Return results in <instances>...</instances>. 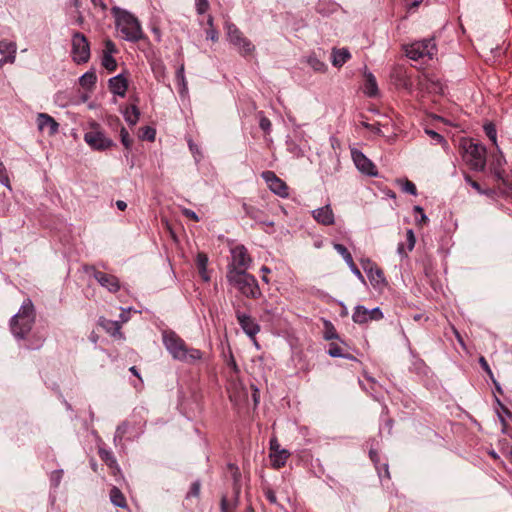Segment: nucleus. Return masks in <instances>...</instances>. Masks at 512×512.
Returning <instances> with one entry per match:
<instances>
[{"instance_id": "nucleus-1", "label": "nucleus", "mask_w": 512, "mask_h": 512, "mask_svg": "<svg viewBox=\"0 0 512 512\" xmlns=\"http://www.w3.org/2000/svg\"><path fill=\"white\" fill-rule=\"evenodd\" d=\"M36 320V311L34 304L30 298L23 301L18 312L12 316L9 322L12 335L18 340H25V348L29 350H37L41 348L45 342V337L32 334L28 338Z\"/></svg>"}, {"instance_id": "nucleus-2", "label": "nucleus", "mask_w": 512, "mask_h": 512, "mask_svg": "<svg viewBox=\"0 0 512 512\" xmlns=\"http://www.w3.org/2000/svg\"><path fill=\"white\" fill-rule=\"evenodd\" d=\"M162 342L171 357L189 365H195L203 358V352L197 348L190 347L173 330L162 331Z\"/></svg>"}, {"instance_id": "nucleus-3", "label": "nucleus", "mask_w": 512, "mask_h": 512, "mask_svg": "<svg viewBox=\"0 0 512 512\" xmlns=\"http://www.w3.org/2000/svg\"><path fill=\"white\" fill-rule=\"evenodd\" d=\"M111 13L115 18V25L123 39L130 42H137L143 37V32L138 19L130 12L119 7H113Z\"/></svg>"}, {"instance_id": "nucleus-4", "label": "nucleus", "mask_w": 512, "mask_h": 512, "mask_svg": "<svg viewBox=\"0 0 512 512\" xmlns=\"http://www.w3.org/2000/svg\"><path fill=\"white\" fill-rule=\"evenodd\" d=\"M226 279L246 298L258 299L262 295L257 279L248 272H227Z\"/></svg>"}, {"instance_id": "nucleus-5", "label": "nucleus", "mask_w": 512, "mask_h": 512, "mask_svg": "<svg viewBox=\"0 0 512 512\" xmlns=\"http://www.w3.org/2000/svg\"><path fill=\"white\" fill-rule=\"evenodd\" d=\"M84 141L91 149L96 151H105L115 146L114 141L105 134L100 124L96 122L91 123L89 130L85 132Z\"/></svg>"}, {"instance_id": "nucleus-6", "label": "nucleus", "mask_w": 512, "mask_h": 512, "mask_svg": "<svg viewBox=\"0 0 512 512\" xmlns=\"http://www.w3.org/2000/svg\"><path fill=\"white\" fill-rule=\"evenodd\" d=\"M228 468L232 473V496L229 498L227 495H222L220 501L221 512H235L239 504L241 493V473L239 468L234 464H228Z\"/></svg>"}, {"instance_id": "nucleus-7", "label": "nucleus", "mask_w": 512, "mask_h": 512, "mask_svg": "<svg viewBox=\"0 0 512 512\" xmlns=\"http://www.w3.org/2000/svg\"><path fill=\"white\" fill-rule=\"evenodd\" d=\"M436 52L437 48L434 38L416 41L406 48V56L415 61L424 57L432 59Z\"/></svg>"}, {"instance_id": "nucleus-8", "label": "nucleus", "mask_w": 512, "mask_h": 512, "mask_svg": "<svg viewBox=\"0 0 512 512\" xmlns=\"http://www.w3.org/2000/svg\"><path fill=\"white\" fill-rule=\"evenodd\" d=\"M226 32L229 42L234 45L241 55L246 56L255 50L252 42L243 36L242 32L233 23H226Z\"/></svg>"}, {"instance_id": "nucleus-9", "label": "nucleus", "mask_w": 512, "mask_h": 512, "mask_svg": "<svg viewBox=\"0 0 512 512\" xmlns=\"http://www.w3.org/2000/svg\"><path fill=\"white\" fill-rule=\"evenodd\" d=\"M72 59L77 64L87 63L90 59V44L86 36L81 32H75L72 36Z\"/></svg>"}, {"instance_id": "nucleus-10", "label": "nucleus", "mask_w": 512, "mask_h": 512, "mask_svg": "<svg viewBox=\"0 0 512 512\" xmlns=\"http://www.w3.org/2000/svg\"><path fill=\"white\" fill-rule=\"evenodd\" d=\"M465 161L474 171H483L486 166V148L477 143H470L465 150Z\"/></svg>"}, {"instance_id": "nucleus-11", "label": "nucleus", "mask_w": 512, "mask_h": 512, "mask_svg": "<svg viewBox=\"0 0 512 512\" xmlns=\"http://www.w3.org/2000/svg\"><path fill=\"white\" fill-rule=\"evenodd\" d=\"M252 259L244 245H237L231 249V262L227 266V272H247Z\"/></svg>"}, {"instance_id": "nucleus-12", "label": "nucleus", "mask_w": 512, "mask_h": 512, "mask_svg": "<svg viewBox=\"0 0 512 512\" xmlns=\"http://www.w3.org/2000/svg\"><path fill=\"white\" fill-rule=\"evenodd\" d=\"M261 177L267 183L271 192L282 198H287L289 196V188L287 184L273 171H263L261 173Z\"/></svg>"}, {"instance_id": "nucleus-13", "label": "nucleus", "mask_w": 512, "mask_h": 512, "mask_svg": "<svg viewBox=\"0 0 512 512\" xmlns=\"http://www.w3.org/2000/svg\"><path fill=\"white\" fill-rule=\"evenodd\" d=\"M85 271H91L95 280L109 292L116 293L120 290V281L116 276L99 271L93 266L87 267Z\"/></svg>"}, {"instance_id": "nucleus-14", "label": "nucleus", "mask_w": 512, "mask_h": 512, "mask_svg": "<svg viewBox=\"0 0 512 512\" xmlns=\"http://www.w3.org/2000/svg\"><path fill=\"white\" fill-rule=\"evenodd\" d=\"M234 307L235 316L241 329L249 338L255 339V336L260 331V325L249 314L241 312L235 305Z\"/></svg>"}, {"instance_id": "nucleus-15", "label": "nucleus", "mask_w": 512, "mask_h": 512, "mask_svg": "<svg viewBox=\"0 0 512 512\" xmlns=\"http://www.w3.org/2000/svg\"><path fill=\"white\" fill-rule=\"evenodd\" d=\"M352 159L357 169L367 176H377L378 171L374 163L368 159L361 151L354 149L351 152Z\"/></svg>"}, {"instance_id": "nucleus-16", "label": "nucleus", "mask_w": 512, "mask_h": 512, "mask_svg": "<svg viewBox=\"0 0 512 512\" xmlns=\"http://www.w3.org/2000/svg\"><path fill=\"white\" fill-rule=\"evenodd\" d=\"M362 264L369 281L374 287L384 285L386 283L384 273L377 265L372 263L369 259L362 262Z\"/></svg>"}, {"instance_id": "nucleus-17", "label": "nucleus", "mask_w": 512, "mask_h": 512, "mask_svg": "<svg viewBox=\"0 0 512 512\" xmlns=\"http://www.w3.org/2000/svg\"><path fill=\"white\" fill-rule=\"evenodd\" d=\"M312 217L317 223L324 226H331L335 223V215L330 204L314 209Z\"/></svg>"}, {"instance_id": "nucleus-18", "label": "nucleus", "mask_w": 512, "mask_h": 512, "mask_svg": "<svg viewBox=\"0 0 512 512\" xmlns=\"http://www.w3.org/2000/svg\"><path fill=\"white\" fill-rule=\"evenodd\" d=\"M108 87L112 94L125 97L128 90V80L123 74H118L109 79Z\"/></svg>"}, {"instance_id": "nucleus-19", "label": "nucleus", "mask_w": 512, "mask_h": 512, "mask_svg": "<svg viewBox=\"0 0 512 512\" xmlns=\"http://www.w3.org/2000/svg\"><path fill=\"white\" fill-rule=\"evenodd\" d=\"M37 126L41 132L48 130L49 135H55L59 129V124L55 119L46 113L37 115Z\"/></svg>"}, {"instance_id": "nucleus-20", "label": "nucleus", "mask_w": 512, "mask_h": 512, "mask_svg": "<svg viewBox=\"0 0 512 512\" xmlns=\"http://www.w3.org/2000/svg\"><path fill=\"white\" fill-rule=\"evenodd\" d=\"M242 209L246 216L266 226H274V222L267 220L264 216V212L259 208L243 203Z\"/></svg>"}, {"instance_id": "nucleus-21", "label": "nucleus", "mask_w": 512, "mask_h": 512, "mask_svg": "<svg viewBox=\"0 0 512 512\" xmlns=\"http://www.w3.org/2000/svg\"><path fill=\"white\" fill-rule=\"evenodd\" d=\"M0 53L5 55L6 62L13 63L16 54V44L7 40L0 41Z\"/></svg>"}, {"instance_id": "nucleus-22", "label": "nucleus", "mask_w": 512, "mask_h": 512, "mask_svg": "<svg viewBox=\"0 0 512 512\" xmlns=\"http://www.w3.org/2000/svg\"><path fill=\"white\" fill-rule=\"evenodd\" d=\"M365 86H364V93L368 97H376L378 95V85L375 76L371 73H365Z\"/></svg>"}, {"instance_id": "nucleus-23", "label": "nucleus", "mask_w": 512, "mask_h": 512, "mask_svg": "<svg viewBox=\"0 0 512 512\" xmlns=\"http://www.w3.org/2000/svg\"><path fill=\"white\" fill-rule=\"evenodd\" d=\"M350 57H351L350 52L347 49H345V48L333 49V52H332V64L335 67H341L342 65H344L347 62V60Z\"/></svg>"}, {"instance_id": "nucleus-24", "label": "nucleus", "mask_w": 512, "mask_h": 512, "mask_svg": "<svg viewBox=\"0 0 512 512\" xmlns=\"http://www.w3.org/2000/svg\"><path fill=\"white\" fill-rule=\"evenodd\" d=\"M290 456V452L286 449H281L275 453H270L272 465L274 468H281L285 465L287 459Z\"/></svg>"}, {"instance_id": "nucleus-25", "label": "nucleus", "mask_w": 512, "mask_h": 512, "mask_svg": "<svg viewBox=\"0 0 512 512\" xmlns=\"http://www.w3.org/2000/svg\"><path fill=\"white\" fill-rule=\"evenodd\" d=\"M123 116L130 126H134L139 120L140 111L136 105H131L123 111Z\"/></svg>"}, {"instance_id": "nucleus-26", "label": "nucleus", "mask_w": 512, "mask_h": 512, "mask_svg": "<svg viewBox=\"0 0 512 512\" xmlns=\"http://www.w3.org/2000/svg\"><path fill=\"white\" fill-rule=\"evenodd\" d=\"M110 500L111 502L116 506V507H120V508H126L127 507V503H126V498L125 496L123 495V493L121 492V490L114 486L111 490H110Z\"/></svg>"}, {"instance_id": "nucleus-27", "label": "nucleus", "mask_w": 512, "mask_h": 512, "mask_svg": "<svg viewBox=\"0 0 512 512\" xmlns=\"http://www.w3.org/2000/svg\"><path fill=\"white\" fill-rule=\"evenodd\" d=\"M196 264L197 268L199 270V273L204 281H209L210 278L207 275V264H208V257L205 253H198L196 257Z\"/></svg>"}, {"instance_id": "nucleus-28", "label": "nucleus", "mask_w": 512, "mask_h": 512, "mask_svg": "<svg viewBox=\"0 0 512 512\" xmlns=\"http://www.w3.org/2000/svg\"><path fill=\"white\" fill-rule=\"evenodd\" d=\"M352 320L357 324H364L369 321L368 309L363 305H357L354 309Z\"/></svg>"}, {"instance_id": "nucleus-29", "label": "nucleus", "mask_w": 512, "mask_h": 512, "mask_svg": "<svg viewBox=\"0 0 512 512\" xmlns=\"http://www.w3.org/2000/svg\"><path fill=\"white\" fill-rule=\"evenodd\" d=\"M97 82V76L94 71H87L85 72L80 78L79 83L80 85L88 90H91Z\"/></svg>"}, {"instance_id": "nucleus-30", "label": "nucleus", "mask_w": 512, "mask_h": 512, "mask_svg": "<svg viewBox=\"0 0 512 512\" xmlns=\"http://www.w3.org/2000/svg\"><path fill=\"white\" fill-rule=\"evenodd\" d=\"M129 429V423L127 421H123L116 428L114 434V443L115 445L122 444L125 434Z\"/></svg>"}, {"instance_id": "nucleus-31", "label": "nucleus", "mask_w": 512, "mask_h": 512, "mask_svg": "<svg viewBox=\"0 0 512 512\" xmlns=\"http://www.w3.org/2000/svg\"><path fill=\"white\" fill-rule=\"evenodd\" d=\"M333 247L343 257L344 261L348 266L352 264V262H354L351 253L343 244L334 243Z\"/></svg>"}, {"instance_id": "nucleus-32", "label": "nucleus", "mask_w": 512, "mask_h": 512, "mask_svg": "<svg viewBox=\"0 0 512 512\" xmlns=\"http://www.w3.org/2000/svg\"><path fill=\"white\" fill-rule=\"evenodd\" d=\"M99 324L112 335H114L115 332H118L120 330V325L117 321H111L105 318H100Z\"/></svg>"}, {"instance_id": "nucleus-33", "label": "nucleus", "mask_w": 512, "mask_h": 512, "mask_svg": "<svg viewBox=\"0 0 512 512\" xmlns=\"http://www.w3.org/2000/svg\"><path fill=\"white\" fill-rule=\"evenodd\" d=\"M101 64L109 72H113L117 68V62L115 58L109 54H103Z\"/></svg>"}, {"instance_id": "nucleus-34", "label": "nucleus", "mask_w": 512, "mask_h": 512, "mask_svg": "<svg viewBox=\"0 0 512 512\" xmlns=\"http://www.w3.org/2000/svg\"><path fill=\"white\" fill-rule=\"evenodd\" d=\"M324 326H325V331H324L323 337L325 340L339 339V335H338L335 327L333 326V324L330 321H325Z\"/></svg>"}, {"instance_id": "nucleus-35", "label": "nucleus", "mask_w": 512, "mask_h": 512, "mask_svg": "<svg viewBox=\"0 0 512 512\" xmlns=\"http://www.w3.org/2000/svg\"><path fill=\"white\" fill-rule=\"evenodd\" d=\"M307 63L316 72H324L326 70L325 63L319 60L316 56H309Z\"/></svg>"}, {"instance_id": "nucleus-36", "label": "nucleus", "mask_w": 512, "mask_h": 512, "mask_svg": "<svg viewBox=\"0 0 512 512\" xmlns=\"http://www.w3.org/2000/svg\"><path fill=\"white\" fill-rule=\"evenodd\" d=\"M369 458L373 462L380 480L383 481V474H381V467H380V456H379L378 452L375 449L371 448L369 450Z\"/></svg>"}, {"instance_id": "nucleus-37", "label": "nucleus", "mask_w": 512, "mask_h": 512, "mask_svg": "<svg viewBox=\"0 0 512 512\" xmlns=\"http://www.w3.org/2000/svg\"><path fill=\"white\" fill-rule=\"evenodd\" d=\"M483 128L486 136L493 142V144L497 145V131L495 125L489 122L486 123Z\"/></svg>"}, {"instance_id": "nucleus-38", "label": "nucleus", "mask_w": 512, "mask_h": 512, "mask_svg": "<svg viewBox=\"0 0 512 512\" xmlns=\"http://www.w3.org/2000/svg\"><path fill=\"white\" fill-rule=\"evenodd\" d=\"M120 139H121V143L125 147V149L130 150L132 147L133 140L131 139L127 129L123 126L121 127V130H120Z\"/></svg>"}, {"instance_id": "nucleus-39", "label": "nucleus", "mask_w": 512, "mask_h": 512, "mask_svg": "<svg viewBox=\"0 0 512 512\" xmlns=\"http://www.w3.org/2000/svg\"><path fill=\"white\" fill-rule=\"evenodd\" d=\"M99 456L110 467L116 464V459L110 451L99 449Z\"/></svg>"}, {"instance_id": "nucleus-40", "label": "nucleus", "mask_w": 512, "mask_h": 512, "mask_svg": "<svg viewBox=\"0 0 512 512\" xmlns=\"http://www.w3.org/2000/svg\"><path fill=\"white\" fill-rule=\"evenodd\" d=\"M328 355L333 358L343 356V349L337 343H330L327 351Z\"/></svg>"}, {"instance_id": "nucleus-41", "label": "nucleus", "mask_w": 512, "mask_h": 512, "mask_svg": "<svg viewBox=\"0 0 512 512\" xmlns=\"http://www.w3.org/2000/svg\"><path fill=\"white\" fill-rule=\"evenodd\" d=\"M479 363L481 365V367L483 368V370L489 375V377L493 380V382L496 384V388L498 391H501V387L499 384L496 383V381L494 380V377H493V372L492 370L490 369V366L488 364V362L486 361V359L482 356L480 357L479 359Z\"/></svg>"}, {"instance_id": "nucleus-42", "label": "nucleus", "mask_w": 512, "mask_h": 512, "mask_svg": "<svg viewBox=\"0 0 512 512\" xmlns=\"http://www.w3.org/2000/svg\"><path fill=\"white\" fill-rule=\"evenodd\" d=\"M427 365L425 362L420 358H415L413 362V370L417 372L418 374H426L427 373Z\"/></svg>"}, {"instance_id": "nucleus-43", "label": "nucleus", "mask_w": 512, "mask_h": 512, "mask_svg": "<svg viewBox=\"0 0 512 512\" xmlns=\"http://www.w3.org/2000/svg\"><path fill=\"white\" fill-rule=\"evenodd\" d=\"M259 126L265 133H270L272 124L271 121L263 115V112L259 113Z\"/></svg>"}, {"instance_id": "nucleus-44", "label": "nucleus", "mask_w": 512, "mask_h": 512, "mask_svg": "<svg viewBox=\"0 0 512 512\" xmlns=\"http://www.w3.org/2000/svg\"><path fill=\"white\" fill-rule=\"evenodd\" d=\"M416 244V237L412 229L406 231V246L408 251H412Z\"/></svg>"}, {"instance_id": "nucleus-45", "label": "nucleus", "mask_w": 512, "mask_h": 512, "mask_svg": "<svg viewBox=\"0 0 512 512\" xmlns=\"http://www.w3.org/2000/svg\"><path fill=\"white\" fill-rule=\"evenodd\" d=\"M63 470L62 469H58V470H54L51 475H50V481H51V484L53 487H58L61 480H62V477H63Z\"/></svg>"}, {"instance_id": "nucleus-46", "label": "nucleus", "mask_w": 512, "mask_h": 512, "mask_svg": "<svg viewBox=\"0 0 512 512\" xmlns=\"http://www.w3.org/2000/svg\"><path fill=\"white\" fill-rule=\"evenodd\" d=\"M142 130H143V133H142L141 137L143 139H146V140H149V141H154L155 140L156 130L154 128H152L150 126H146Z\"/></svg>"}, {"instance_id": "nucleus-47", "label": "nucleus", "mask_w": 512, "mask_h": 512, "mask_svg": "<svg viewBox=\"0 0 512 512\" xmlns=\"http://www.w3.org/2000/svg\"><path fill=\"white\" fill-rule=\"evenodd\" d=\"M288 151L297 158L304 156L303 150L295 142L288 143Z\"/></svg>"}, {"instance_id": "nucleus-48", "label": "nucleus", "mask_w": 512, "mask_h": 512, "mask_svg": "<svg viewBox=\"0 0 512 512\" xmlns=\"http://www.w3.org/2000/svg\"><path fill=\"white\" fill-rule=\"evenodd\" d=\"M200 488H201L200 481L199 480L194 481L191 484L189 492L187 493V498H189V497H198L199 494H200Z\"/></svg>"}, {"instance_id": "nucleus-49", "label": "nucleus", "mask_w": 512, "mask_h": 512, "mask_svg": "<svg viewBox=\"0 0 512 512\" xmlns=\"http://www.w3.org/2000/svg\"><path fill=\"white\" fill-rule=\"evenodd\" d=\"M402 190L405 192V193H408L410 195H417V189H416V185L409 181V180H405L403 186H402Z\"/></svg>"}, {"instance_id": "nucleus-50", "label": "nucleus", "mask_w": 512, "mask_h": 512, "mask_svg": "<svg viewBox=\"0 0 512 512\" xmlns=\"http://www.w3.org/2000/svg\"><path fill=\"white\" fill-rule=\"evenodd\" d=\"M368 317H369V321H372V320H380L383 318V312L380 310L379 307H376V308H373V309H368Z\"/></svg>"}, {"instance_id": "nucleus-51", "label": "nucleus", "mask_w": 512, "mask_h": 512, "mask_svg": "<svg viewBox=\"0 0 512 512\" xmlns=\"http://www.w3.org/2000/svg\"><path fill=\"white\" fill-rule=\"evenodd\" d=\"M505 163V159L503 157L502 154L498 155L495 157L494 161H493V166L495 168V174L497 175V177H501L500 175V172L498 169H500Z\"/></svg>"}, {"instance_id": "nucleus-52", "label": "nucleus", "mask_w": 512, "mask_h": 512, "mask_svg": "<svg viewBox=\"0 0 512 512\" xmlns=\"http://www.w3.org/2000/svg\"><path fill=\"white\" fill-rule=\"evenodd\" d=\"M264 495L271 504L278 505L276 494L271 488H264Z\"/></svg>"}, {"instance_id": "nucleus-53", "label": "nucleus", "mask_w": 512, "mask_h": 512, "mask_svg": "<svg viewBox=\"0 0 512 512\" xmlns=\"http://www.w3.org/2000/svg\"><path fill=\"white\" fill-rule=\"evenodd\" d=\"M465 181L474 188L478 193L480 194H488L487 191H484L481 189L480 184L476 181H474L469 175H465Z\"/></svg>"}, {"instance_id": "nucleus-54", "label": "nucleus", "mask_w": 512, "mask_h": 512, "mask_svg": "<svg viewBox=\"0 0 512 512\" xmlns=\"http://www.w3.org/2000/svg\"><path fill=\"white\" fill-rule=\"evenodd\" d=\"M195 2L198 14H204L208 10L209 3L207 0H195Z\"/></svg>"}, {"instance_id": "nucleus-55", "label": "nucleus", "mask_w": 512, "mask_h": 512, "mask_svg": "<svg viewBox=\"0 0 512 512\" xmlns=\"http://www.w3.org/2000/svg\"><path fill=\"white\" fill-rule=\"evenodd\" d=\"M425 132H426L427 135H429L437 143H445L446 144V140L438 132H436L434 130H431V129H426Z\"/></svg>"}, {"instance_id": "nucleus-56", "label": "nucleus", "mask_w": 512, "mask_h": 512, "mask_svg": "<svg viewBox=\"0 0 512 512\" xmlns=\"http://www.w3.org/2000/svg\"><path fill=\"white\" fill-rule=\"evenodd\" d=\"M176 79L179 83L182 84L183 89H186V79L184 74V65H180V67L176 71Z\"/></svg>"}, {"instance_id": "nucleus-57", "label": "nucleus", "mask_w": 512, "mask_h": 512, "mask_svg": "<svg viewBox=\"0 0 512 512\" xmlns=\"http://www.w3.org/2000/svg\"><path fill=\"white\" fill-rule=\"evenodd\" d=\"M116 52H117V48H116L115 44L113 43V41L110 39H107L105 41V48H104L103 54L112 55Z\"/></svg>"}, {"instance_id": "nucleus-58", "label": "nucleus", "mask_w": 512, "mask_h": 512, "mask_svg": "<svg viewBox=\"0 0 512 512\" xmlns=\"http://www.w3.org/2000/svg\"><path fill=\"white\" fill-rule=\"evenodd\" d=\"M182 214L185 217H187V218H189V219H191V220H193L195 222H198L200 220L199 216L193 210H191V209H188V208L182 209Z\"/></svg>"}, {"instance_id": "nucleus-59", "label": "nucleus", "mask_w": 512, "mask_h": 512, "mask_svg": "<svg viewBox=\"0 0 512 512\" xmlns=\"http://www.w3.org/2000/svg\"><path fill=\"white\" fill-rule=\"evenodd\" d=\"M349 268L351 270V272L359 279L361 280L362 282H364V277L362 275V273L360 272V270L358 269V267L356 266V264L354 262H352V264L349 265Z\"/></svg>"}, {"instance_id": "nucleus-60", "label": "nucleus", "mask_w": 512, "mask_h": 512, "mask_svg": "<svg viewBox=\"0 0 512 512\" xmlns=\"http://www.w3.org/2000/svg\"><path fill=\"white\" fill-rule=\"evenodd\" d=\"M380 467H381V474H383V480L384 479L390 480V472H389L388 464L380 462Z\"/></svg>"}, {"instance_id": "nucleus-61", "label": "nucleus", "mask_w": 512, "mask_h": 512, "mask_svg": "<svg viewBox=\"0 0 512 512\" xmlns=\"http://www.w3.org/2000/svg\"><path fill=\"white\" fill-rule=\"evenodd\" d=\"M206 38L207 39H210L212 41H217L218 40V32L216 29L214 28H210L206 31Z\"/></svg>"}, {"instance_id": "nucleus-62", "label": "nucleus", "mask_w": 512, "mask_h": 512, "mask_svg": "<svg viewBox=\"0 0 512 512\" xmlns=\"http://www.w3.org/2000/svg\"><path fill=\"white\" fill-rule=\"evenodd\" d=\"M408 250L407 247L405 248V245L403 243H399L397 247V253L400 255L401 258L408 257Z\"/></svg>"}, {"instance_id": "nucleus-63", "label": "nucleus", "mask_w": 512, "mask_h": 512, "mask_svg": "<svg viewBox=\"0 0 512 512\" xmlns=\"http://www.w3.org/2000/svg\"><path fill=\"white\" fill-rule=\"evenodd\" d=\"M362 125L371 130L372 132L374 133H377V134H380L381 133V128H380V125L377 124V125H374V124H369V123H366V122H363Z\"/></svg>"}, {"instance_id": "nucleus-64", "label": "nucleus", "mask_w": 512, "mask_h": 512, "mask_svg": "<svg viewBox=\"0 0 512 512\" xmlns=\"http://www.w3.org/2000/svg\"><path fill=\"white\" fill-rule=\"evenodd\" d=\"M496 403L499 405V407L501 408L502 412L508 417V418H512V413L511 411L500 401V399L496 398Z\"/></svg>"}]
</instances>
